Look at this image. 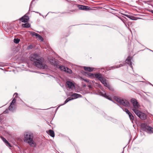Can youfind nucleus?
Wrapping results in <instances>:
<instances>
[{
	"label": "nucleus",
	"instance_id": "nucleus-1",
	"mask_svg": "<svg viewBox=\"0 0 153 153\" xmlns=\"http://www.w3.org/2000/svg\"><path fill=\"white\" fill-rule=\"evenodd\" d=\"M30 59L33 62V63L38 68L42 69H45L47 68V66L43 63L44 62L43 59L39 56L38 54L34 53L31 55Z\"/></svg>",
	"mask_w": 153,
	"mask_h": 153
},
{
	"label": "nucleus",
	"instance_id": "nucleus-2",
	"mask_svg": "<svg viewBox=\"0 0 153 153\" xmlns=\"http://www.w3.org/2000/svg\"><path fill=\"white\" fill-rule=\"evenodd\" d=\"M131 102L133 105L132 110L141 119H146V115L139 110L140 106L137 100L135 99L132 98L131 100Z\"/></svg>",
	"mask_w": 153,
	"mask_h": 153
},
{
	"label": "nucleus",
	"instance_id": "nucleus-3",
	"mask_svg": "<svg viewBox=\"0 0 153 153\" xmlns=\"http://www.w3.org/2000/svg\"><path fill=\"white\" fill-rule=\"evenodd\" d=\"M33 134L29 132L25 133L24 138V141L28 143L31 147H34L36 146V143L33 140Z\"/></svg>",
	"mask_w": 153,
	"mask_h": 153
},
{
	"label": "nucleus",
	"instance_id": "nucleus-4",
	"mask_svg": "<svg viewBox=\"0 0 153 153\" xmlns=\"http://www.w3.org/2000/svg\"><path fill=\"white\" fill-rule=\"evenodd\" d=\"M88 76L90 78H98L105 86H108V84L106 82V79L103 77L102 76V75L100 74H92L89 73L88 74Z\"/></svg>",
	"mask_w": 153,
	"mask_h": 153
},
{
	"label": "nucleus",
	"instance_id": "nucleus-5",
	"mask_svg": "<svg viewBox=\"0 0 153 153\" xmlns=\"http://www.w3.org/2000/svg\"><path fill=\"white\" fill-rule=\"evenodd\" d=\"M114 99L117 102L123 106L126 107L129 106V103L126 100L122 99L117 97H114Z\"/></svg>",
	"mask_w": 153,
	"mask_h": 153
},
{
	"label": "nucleus",
	"instance_id": "nucleus-6",
	"mask_svg": "<svg viewBox=\"0 0 153 153\" xmlns=\"http://www.w3.org/2000/svg\"><path fill=\"white\" fill-rule=\"evenodd\" d=\"M141 127L143 130L146 131L149 134L153 133V128L148 126L146 124H142Z\"/></svg>",
	"mask_w": 153,
	"mask_h": 153
},
{
	"label": "nucleus",
	"instance_id": "nucleus-7",
	"mask_svg": "<svg viewBox=\"0 0 153 153\" xmlns=\"http://www.w3.org/2000/svg\"><path fill=\"white\" fill-rule=\"evenodd\" d=\"M71 96L72 97H69L67 98L65 101L64 103L63 104H62L61 105H64L70 100H73L74 99H76L78 98L81 97H82V96L81 95L77 93H74L73 94L71 95Z\"/></svg>",
	"mask_w": 153,
	"mask_h": 153
},
{
	"label": "nucleus",
	"instance_id": "nucleus-8",
	"mask_svg": "<svg viewBox=\"0 0 153 153\" xmlns=\"http://www.w3.org/2000/svg\"><path fill=\"white\" fill-rule=\"evenodd\" d=\"M66 86L70 89H73L75 88L74 85L71 82L67 81L66 82Z\"/></svg>",
	"mask_w": 153,
	"mask_h": 153
},
{
	"label": "nucleus",
	"instance_id": "nucleus-9",
	"mask_svg": "<svg viewBox=\"0 0 153 153\" xmlns=\"http://www.w3.org/2000/svg\"><path fill=\"white\" fill-rule=\"evenodd\" d=\"M29 19V17L25 15L20 19V20L23 22H27Z\"/></svg>",
	"mask_w": 153,
	"mask_h": 153
},
{
	"label": "nucleus",
	"instance_id": "nucleus-10",
	"mask_svg": "<svg viewBox=\"0 0 153 153\" xmlns=\"http://www.w3.org/2000/svg\"><path fill=\"white\" fill-rule=\"evenodd\" d=\"M79 9L81 10H87L90 9V7L88 6H84L82 5H79L78 6Z\"/></svg>",
	"mask_w": 153,
	"mask_h": 153
},
{
	"label": "nucleus",
	"instance_id": "nucleus-11",
	"mask_svg": "<svg viewBox=\"0 0 153 153\" xmlns=\"http://www.w3.org/2000/svg\"><path fill=\"white\" fill-rule=\"evenodd\" d=\"M131 57L130 56H128L126 60V62L129 65L131 68H132V65L131 62Z\"/></svg>",
	"mask_w": 153,
	"mask_h": 153
},
{
	"label": "nucleus",
	"instance_id": "nucleus-12",
	"mask_svg": "<svg viewBox=\"0 0 153 153\" xmlns=\"http://www.w3.org/2000/svg\"><path fill=\"white\" fill-rule=\"evenodd\" d=\"M16 105L11 104L9 108V109L10 111H13L16 108Z\"/></svg>",
	"mask_w": 153,
	"mask_h": 153
},
{
	"label": "nucleus",
	"instance_id": "nucleus-13",
	"mask_svg": "<svg viewBox=\"0 0 153 153\" xmlns=\"http://www.w3.org/2000/svg\"><path fill=\"white\" fill-rule=\"evenodd\" d=\"M83 68L85 70L88 71H92L93 69V68L88 67L84 66Z\"/></svg>",
	"mask_w": 153,
	"mask_h": 153
},
{
	"label": "nucleus",
	"instance_id": "nucleus-14",
	"mask_svg": "<svg viewBox=\"0 0 153 153\" xmlns=\"http://www.w3.org/2000/svg\"><path fill=\"white\" fill-rule=\"evenodd\" d=\"M48 133L52 137H54L55 136L54 133L53 131L51 130H49Z\"/></svg>",
	"mask_w": 153,
	"mask_h": 153
},
{
	"label": "nucleus",
	"instance_id": "nucleus-15",
	"mask_svg": "<svg viewBox=\"0 0 153 153\" xmlns=\"http://www.w3.org/2000/svg\"><path fill=\"white\" fill-rule=\"evenodd\" d=\"M100 95H101L102 96L104 97H105L107 99H108L110 100H111V98L110 97L106 95V94L105 93V92L103 93H101Z\"/></svg>",
	"mask_w": 153,
	"mask_h": 153
},
{
	"label": "nucleus",
	"instance_id": "nucleus-16",
	"mask_svg": "<svg viewBox=\"0 0 153 153\" xmlns=\"http://www.w3.org/2000/svg\"><path fill=\"white\" fill-rule=\"evenodd\" d=\"M123 65H122L121 64H120L119 66L117 65V66H112L111 67H110L109 70L113 69L115 68H118L119 67H122Z\"/></svg>",
	"mask_w": 153,
	"mask_h": 153
},
{
	"label": "nucleus",
	"instance_id": "nucleus-17",
	"mask_svg": "<svg viewBox=\"0 0 153 153\" xmlns=\"http://www.w3.org/2000/svg\"><path fill=\"white\" fill-rule=\"evenodd\" d=\"M22 26L24 27H29L30 26V25L28 23H26L22 24Z\"/></svg>",
	"mask_w": 153,
	"mask_h": 153
},
{
	"label": "nucleus",
	"instance_id": "nucleus-18",
	"mask_svg": "<svg viewBox=\"0 0 153 153\" xmlns=\"http://www.w3.org/2000/svg\"><path fill=\"white\" fill-rule=\"evenodd\" d=\"M17 93H15L14 95V96H15V98L13 99L11 103V104H15V103L16 102V100L15 99V97H16V96L17 95Z\"/></svg>",
	"mask_w": 153,
	"mask_h": 153
},
{
	"label": "nucleus",
	"instance_id": "nucleus-19",
	"mask_svg": "<svg viewBox=\"0 0 153 153\" xmlns=\"http://www.w3.org/2000/svg\"><path fill=\"white\" fill-rule=\"evenodd\" d=\"M128 115L131 121L134 120V117L131 113H129Z\"/></svg>",
	"mask_w": 153,
	"mask_h": 153
},
{
	"label": "nucleus",
	"instance_id": "nucleus-20",
	"mask_svg": "<svg viewBox=\"0 0 153 153\" xmlns=\"http://www.w3.org/2000/svg\"><path fill=\"white\" fill-rule=\"evenodd\" d=\"M65 71L70 74H71L72 73V71L67 67H66V69L65 70Z\"/></svg>",
	"mask_w": 153,
	"mask_h": 153
},
{
	"label": "nucleus",
	"instance_id": "nucleus-21",
	"mask_svg": "<svg viewBox=\"0 0 153 153\" xmlns=\"http://www.w3.org/2000/svg\"><path fill=\"white\" fill-rule=\"evenodd\" d=\"M20 39L18 38H15L14 39V42L16 44H18L20 41Z\"/></svg>",
	"mask_w": 153,
	"mask_h": 153
},
{
	"label": "nucleus",
	"instance_id": "nucleus-22",
	"mask_svg": "<svg viewBox=\"0 0 153 153\" xmlns=\"http://www.w3.org/2000/svg\"><path fill=\"white\" fill-rule=\"evenodd\" d=\"M59 68L62 71H65V70L66 68L64 66L60 65L59 66Z\"/></svg>",
	"mask_w": 153,
	"mask_h": 153
},
{
	"label": "nucleus",
	"instance_id": "nucleus-23",
	"mask_svg": "<svg viewBox=\"0 0 153 153\" xmlns=\"http://www.w3.org/2000/svg\"><path fill=\"white\" fill-rule=\"evenodd\" d=\"M125 15L126 16H127V17L130 18V19H132V20H136L137 19H135V18L134 17H132V18H131L130 17V16H129V15H126V14H125Z\"/></svg>",
	"mask_w": 153,
	"mask_h": 153
},
{
	"label": "nucleus",
	"instance_id": "nucleus-24",
	"mask_svg": "<svg viewBox=\"0 0 153 153\" xmlns=\"http://www.w3.org/2000/svg\"><path fill=\"white\" fill-rule=\"evenodd\" d=\"M108 85L109 86H107L106 87H107L110 90L113 91L114 90L113 88L108 84Z\"/></svg>",
	"mask_w": 153,
	"mask_h": 153
},
{
	"label": "nucleus",
	"instance_id": "nucleus-25",
	"mask_svg": "<svg viewBox=\"0 0 153 153\" xmlns=\"http://www.w3.org/2000/svg\"><path fill=\"white\" fill-rule=\"evenodd\" d=\"M36 37L38 38L39 39H40L42 41H43V39L42 36H41L40 35L38 34V36H36Z\"/></svg>",
	"mask_w": 153,
	"mask_h": 153
},
{
	"label": "nucleus",
	"instance_id": "nucleus-26",
	"mask_svg": "<svg viewBox=\"0 0 153 153\" xmlns=\"http://www.w3.org/2000/svg\"><path fill=\"white\" fill-rule=\"evenodd\" d=\"M4 143H5L7 146H8L9 147H11V146L10 144L7 141H6Z\"/></svg>",
	"mask_w": 153,
	"mask_h": 153
},
{
	"label": "nucleus",
	"instance_id": "nucleus-27",
	"mask_svg": "<svg viewBox=\"0 0 153 153\" xmlns=\"http://www.w3.org/2000/svg\"><path fill=\"white\" fill-rule=\"evenodd\" d=\"M4 143H5L7 146H8L9 147H11V146L10 144L7 141H6Z\"/></svg>",
	"mask_w": 153,
	"mask_h": 153
},
{
	"label": "nucleus",
	"instance_id": "nucleus-28",
	"mask_svg": "<svg viewBox=\"0 0 153 153\" xmlns=\"http://www.w3.org/2000/svg\"><path fill=\"white\" fill-rule=\"evenodd\" d=\"M4 143H5L7 146H8L9 147H11V146L10 144L7 141H6Z\"/></svg>",
	"mask_w": 153,
	"mask_h": 153
},
{
	"label": "nucleus",
	"instance_id": "nucleus-29",
	"mask_svg": "<svg viewBox=\"0 0 153 153\" xmlns=\"http://www.w3.org/2000/svg\"><path fill=\"white\" fill-rule=\"evenodd\" d=\"M4 143H5L7 146H8L9 147H11V146L10 144L7 141H6Z\"/></svg>",
	"mask_w": 153,
	"mask_h": 153
},
{
	"label": "nucleus",
	"instance_id": "nucleus-30",
	"mask_svg": "<svg viewBox=\"0 0 153 153\" xmlns=\"http://www.w3.org/2000/svg\"><path fill=\"white\" fill-rule=\"evenodd\" d=\"M4 143H5L7 146H8L9 147H11V146L10 144L7 141H6Z\"/></svg>",
	"mask_w": 153,
	"mask_h": 153
},
{
	"label": "nucleus",
	"instance_id": "nucleus-31",
	"mask_svg": "<svg viewBox=\"0 0 153 153\" xmlns=\"http://www.w3.org/2000/svg\"><path fill=\"white\" fill-rule=\"evenodd\" d=\"M123 111L126 112V113L128 114L129 113H130L128 110L127 109L125 108L124 109V110H123Z\"/></svg>",
	"mask_w": 153,
	"mask_h": 153
},
{
	"label": "nucleus",
	"instance_id": "nucleus-32",
	"mask_svg": "<svg viewBox=\"0 0 153 153\" xmlns=\"http://www.w3.org/2000/svg\"><path fill=\"white\" fill-rule=\"evenodd\" d=\"M38 33H36L35 32H33L32 33V35L33 36H35L36 37L37 36H38Z\"/></svg>",
	"mask_w": 153,
	"mask_h": 153
},
{
	"label": "nucleus",
	"instance_id": "nucleus-33",
	"mask_svg": "<svg viewBox=\"0 0 153 153\" xmlns=\"http://www.w3.org/2000/svg\"><path fill=\"white\" fill-rule=\"evenodd\" d=\"M32 46L31 45H30L28 46L27 48L28 50H30L32 49Z\"/></svg>",
	"mask_w": 153,
	"mask_h": 153
},
{
	"label": "nucleus",
	"instance_id": "nucleus-34",
	"mask_svg": "<svg viewBox=\"0 0 153 153\" xmlns=\"http://www.w3.org/2000/svg\"><path fill=\"white\" fill-rule=\"evenodd\" d=\"M1 138L2 140L4 143H5L7 141L3 137H1Z\"/></svg>",
	"mask_w": 153,
	"mask_h": 153
},
{
	"label": "nucleus",
	"instance_id": "nucleus-35",
	"mask_svg": "<svg viewBox=\"0 0 153 153\" xmlns=\"http://www.w3.org/2000/svg\"><path fill=\"white\" fill-rule=\"evenodd\" d=\"M8 109L6 110L4 112V113L5 114L8 113Z\"/></svg>",
	"mask_w": 153,
	"mask_h": 153
},
{
	"label": "nucleus",
	"instance_id": "nucleus-36",
	"mask_svg": "<svg viewBox=\"0 0 153 153\" xmlns=\"http://www.w3.org/2000/svg\"><path fill=\"white\" fill-rule=\"evenodd\" d=\"M85 81L86 82H88V79H86Z\"/></svg>",
	"mask_w": 153,
	"mask_h": 153
},
{
	"label": "nucleus",
	"instance_id": "nucleus-37",
	"mask_svg": "<svg viewBox=\"0 0 153 153\" xmlns=\"http://www.w3.org/2000/svg\"><path fill=\"white\" fill-rule=\"evenodd\" d=\"M74 10H73L71 11V12H74Z\"/></svg>",
	"mask_w": 153,
	"mask_h": 153
},
{
	"label": "nucleus",
	"instance_id": "nucleus-38",
	"mask_svg": "<svg viewBox=\"0 0 153 153\" xmlns=\"http://www.w3.org/2000/svg\"><path fill=\"white\" fill-rule=\"evenodd\" d=\"M151 12H152V13H153V10H152V11H151Z\"/></svg>",
	"mask_w": 153,
	"mask_h": 153
},
{
	"label": "nucleus",
	"instance_id": "nucleus-39",
	"mask_svg": "<svg viewBox=\"0 0 153 153\" xmlns=\"http://www.w3.org/2000/svg\"><path fill=\"white\" fill-rule=\"evenodd\" d=\"M86 86V85H84V86Z\"/></svg>",
	"mask_w": 153,
	"mask_h": 153
},
{
	"label": "nucleus",
	"instance_id": "nucleus-40",
	"mask_svg": "<svg viewBox=\"0 0 153 153\" xmlns=\"http://www.w3.org/2000/svg\"><path fill=\"white\" fill-rule=\"evenodd\" d=\"M152 85L153 86V85Z\"/></svg>",
	"mask_w": 153,
	"mask_h": 153
}]
</instances>
